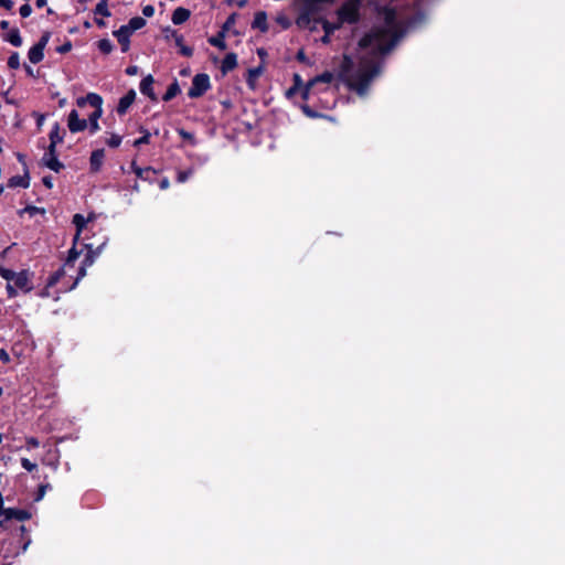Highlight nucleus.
Returning <instances> with one entry per match:
<instances>
[{
    "label": "nucleus",
    "instance_id": "nucleus-48",
    "mask_svg": "<svg viewBox=\"0 0 565 565\" xmlns=\"http://www.w3.org/2000/svg\"><path fill=\"white\" fill-rule=\"evenodd\" d=\"M46 489H47V486L40 487L38 500H41L44 497Z\"/></svg>",
    "mask_w": 565,
    "mask_h": 565
},
{
    "label": "nucleus",
    "instance_id": "nucleus-23",
    "mask_svg": "<svg viewBox=\"0 0 565 565\" xmlns=\"http://www.w3.org/2000/svg\"><path fill=\"white\" fill-rule=\"evenodd\" d=\"M146 24V20L141 17H135L132 19L129 20L128 24H126L125 26L131 32L134 33L135 31L137 30H140L141 28H143Z\"/></svg>",
    "mask_w": 565,
    "mask_h": 565
},
{
    "label": "nucleus",
    "instance_id": "nucleus-60",
    "mask_svg": "<svg viewBox=\"0 0 565 565\" xmlns=\"http://www.w3.org/2000/svg\"><path fill=\"white\" fill-rule=\"evenodd\" d=\"M322 41H323L324 43H328V42H329V35H328V33L322 38Z\"/></svg>",
    "mask_w": 565,
    "mask_h": 565
},
{
    "label": "nucleus",
    "instance_id": "nucleus-25",
    "mask_svg": "<svg viewBox=\"0 0 565 565\" xmlns=\"http://www.w3.org/2000/svg\"><path fill=\"white\" fill-rule=\"evenodd\" d=\"M209 42L213 45V46H216L221 50H225L226 49V43H225V32L224 31H221L216 36H213L209 40Z\"/></svg>",
    "mask_w": 565,
    "mask_h": 565
},
{
    "label": "nucleus",
    "instance_id": "nucleus-45",
    "mask_svg": "<svg viewBox=\"0 0 565 565\" xmlns=\"http://www.w3.org/2000/svg\"><path fill=\"white\" fill-rule=\"evenodd\" d=\"M0 6H3L6 9L10 10L13 7V2L11 0H0Z\"/></svg>",
    "mask_w": 565,
    "mask_h": 565
},
{
    "label": "nucleus",
    "instance_id": "nucleus-39",
    "mask_svg": "<svg viewBox=\"0 0 565 565\" xmlns=\"http://www.w3.org/2000/svg\"><path fill=\"white\" fill-rule=\"evenodd\" d=\"M32 13V8L30 4H23L20 8V14L22 18H28Z\"/></svg>",
    "mask_w": 565,
    "mask_h": 565
},
{
    "label": "nucleus",
    "instance_id": "nucleus-32",
    "mask_svg": "<svg viewBox=\"0 0 565 565\" xmlns=\"http://www.w3.org/2000/svg\"><path fill=\"white\" fill-rule=\"evenodd\" d=\"M0 275H1V277H3L8 281V284H10V282L13 281L17 273H14V271H12L10 269L0 267Z\"/></svg>",
    "mask_w": 565,
    "mask_h": 565
},
{
    "label": "nucleus",
    "instance_id": "nucleus-59",
    "mask_svg": "<svg viewBox=\"0 0 565 565\" xmlns=\"http://www.w3.org/2000/svg\"><path fill=\"white\" fill-rule=\"evenodd\" d=\"M334 28H331L329 24H324V30H326L327 33H329Z\"/></svg>",
    "mask_w": 565,
    "mask_h": 565
},
{
    "label": "nucleus",
    "instance_id": "nucleus-63",
    "mask_svg": "<svg viewBox=\"0 0 565 565\" xmlns=\"http://www.w3.org/2000/svg\"><path fill=\"white\" fill-rule=\"evenodd\" d=\"M97 23H98L99 25H104V21H103V20H98V21H97Z\"/></svg>",
    "mask_w": 565,
    "mask_h": 565
},
{
    "label": "nucleus",
    "instance_id": "nucleus-28",
    "mask_svg": "<svg viewBox=\"0 0 565 565\" xmlns=\"http://www.w3.org/2000/svg\"><path fill=\"white\" fill-rule=\"evenodd\" d=\"M95 13L100 14L103 17H110V11L108 10V6L106 0H102L95 8Z\"/></svg>",
    "mask_w": 565,
    "mask_h": 565
},
{
    "label": "nucleus",
    "instance_id": "nucleus-26",
    "mask_svg": "<svg viewBox=\"0 0 565 565\" xmlns=\"http://www.w3.org/2000/svg\"><path fill=\"white\" fill-rule=\"evenodd\" d=\"M7 40L14 46L22 45V38L18 29L11 30L7 35Z\"/></svg>",
    "mask_w": 565,
    "mask_h": 565
},
{
    "label": "nucleus",
    "instance_id": "nucleus-51",
    "mask_svg": "<svg viewBox=\"0 0 565 565\" xmlns=\"http://www.w3.org/2000/svg\"><path fill=\"white\" fill-rule=\"evenodd\" d=\"M56 145L57 143H53V141H51L50 147H49V151L46 153H55Z\"/></svg>",
    "mask_w": 565,
    "mask_h": 565
},
{
    "label": "nucleus",
    "instance_id": "nucleus-18",
    "mask_svg": "<svg viewBox=\"0 0 565 565\" xmlns=\"http://www.w3.org/2000/svg\"><path fill=\"white\" fill-rule=\"evenodd\" d=\"M190 18V11L185 8H177L172 13V22L174 24H182Z\"/></svg>",
    "mask_w": 565,
    "mask_h": 565
},
{
    "label": "nucleus",
    "instance_id": "nucleus-56",
    "mask_svg": "<svg viewBox=\"0 0 565 565\" xmlns=\"http://www.w3.org/2000/svg\"><path fill=\"white\" fill-rule=\"evenodd\" d=\"M0 26H1V29L6 30V29L9 28V22L3 20V21L0 22Z\"/></svg>",
    "mask_w": 565,
    "mask_h": 565
},
{
    "label": "nucleus",
    "instance_id": "nucleus-21",
    "mask_svg": "<svg viewBox=\"0 0 565 565\" xmlns=\"http://www.w3.org/2000/svg\"><path fill=\"white\" fill-rule=\"evenodd\" d=\"M29 177L28 174L25 175H15V177H12L10 180H9V183L8 185L10 188H15V186H21V188H28L29 186Z\"/></svg>",
    "mask_w": 565,
    "mask_h": 565
},
{
    "label": "nucleus",
    "instance_id": "nucleus-40",
    "mask_svg": "<svg viewBox=\"0 0 565 565\" xmlns=\"http://www.w3.org/2000/svg\"><path fill=\"white\" fill-rule=\"evenodd\" d=\"M149 139H150V134L148 131H146L145 135L141 138L135 140L134 145L136 147H138L140 145L148 143Z\"/></svg>",
    "mask_w": 565,
    "mask_h": 565
},
{
    "label": "nucleus",
    "instance_id": "nucleus-5",
    "mask_svg": "<svg viewBox=\"0 0 565 565\" xmlns=\"http://www.w3.org/2000/svg\"><path fill=\"white\" fill-rule=\"evenodd\" d=\"M49 39L50 33L46 32L41 36L40 41L29 50L28 57L31 63L36 64L43 60L44 49L49 42Z\"/></svg>",
    "mask_w": 565,
    "mask_h": 565
},
{
    "label": "nucleus",
    "instance_id": "nucleus-44",
    "mask_svg": "<svg viewBox=\"0 0 565 565\" xmlns=\"http://www.w3.org/2000/svg\"><path fill=\"white\" fill-rule=\"evenodd\" d=\"M0 360L4 363L10 361V356L4 350H0Z\"/></svg>",
    "mask_w": 565,
    "mask_h": 565
},
{
    "label": "nucleus",
    "instance_id": "nucleus-6",
    "mask_svg": "<svg viewBox=\"0 0 565 565\" xmlns=\"http://www.w3.org/2000/svg\"><path fill=\"white\" fill-rule=\"evenodd\" d=\"M67 126L71 132H79L87 128V120L81 119L76 110H72L68 115Z\"/></svg>",
    "mask_w": 565,
    "mask_h": 565
},
{
    "label": "nucleus",
    "instance_id": "nucleus-10",
    "mask_svg": "<svg viewBox=\"0 0 565 565\" xmlns=\"http://www.w3.org/2000/svg\"><path fill=\"white\" fill-rule=\"evenodd\" d=\"M131 34L132 33L125 25H121L119 30L114 32V35L121 45L122 52H127L129 50V38Z\"/></svg>",
    "mask_w": 565,
    "mask_h": 565
},
{
    "label": "nucleus",
    "instance_id": "nucleus-1",
    "mask_svg": "<svg viewBox=\"0 0 565 565\" xmlns=\"http://www.w3.org/2000/svg\"><path fill=\"white\" fill-rule=\"evenodd\" d=\"M394 45L391 28L376 30L359 42V63L348 55L344 56L340 75L347 85L363 96L371 81L380 73L375 57L387 53Z\"/></svg>",
    "mask_w": 565,
    "mask_h": 565
},
{
    "label": "nucleus",
    "instance_id": "nucleus-22",
    "mask_svg": "<svg viewBox=\"0 0 565 565\" xmlns=\"http://www.w3.org/2000/svg\"><path fill=\"white\" fill-rule=\"evenodd\" d=\"M173 38H174V41H175V45L179 47L180 50V53L184 56H191L193 54V50L189 46H186L184 43H183V38L182 35H179L177 33H173Z\"/></svg>",
    "mask_w": 565,
    "mask_h": 565
},
{
    "label": "nucleus",
    "instance_id": "nucleus-2",
    "mask_svg": "<svg viewBox=\"0 0 565 565\" xmlns=\"http://www.w3.org/2000/svg\"><path fill=\"white\" fill-rule=\"evenodd\" d=\"M210 88V77L206 74H198L192 79L188 95L191 98L202 96Z\"/></svg>",
    "mask_w": 565,
    "mask_h": 565
},
{
    "label": "nucleus",
    "instance_id": "nucleus-64",
    "mask_svg": "<svg viewBox=\"0 0 565 565\" xmlns=\"http://www.w3.org/2000/svg\"><path fill=\"white\" fill-rule=\"evenodd\" d=\"M2 191H3V188H2V186H0V194L2 193Z\"/></svg>",
    "mask_w": 565,
    "mask_h": 565
},
{
    "label": "nucleus",
    "instance_id": "nucleus-62",
    "mask_svg": "<svg viewBox=\"0 0 565 565\" xmlns=\"http://www.w3.org/2000/svg\"><path fill=\"white\" fill-rule=\"evenodd\" d=\"M64 105H65V99H61V100H60V106L62 107V106H64Z\"/></svg>",
    "mask_w": 565,
    "mask_h": 565
},
{
    "label": "nucleus",
    "instance_id": "nucleus-19",
    "mask_svg": "<svg viewBox=\"0 0 565 565\" xmlns=\"http://www.w3.org/2000/svg\"><path fill=\"white\" fill-rule=\"evenodd\" d=\"M73 223L76 226V234H75V237H74V245H75L76 242L79 238V235H81L82 231L86 226L87 220L82 214H75L74 217H73Z\"/></svg>",
    "mask_w": 565,
    "mask_h": 565
},
{
    "label": "nucleus",
    "instance_id": "nucleus-50",
    "mask_svg": "<svg viewBox=\"0 0 565 565\" xmlns=\"http://www.w3.org/2000/svg\"><path fill=\"white\" fill-rule=\"evenodd\" d=\"M43 183L51 189L53 186L51 178H43Z\"/></svg>",
    "mask_w": 565,
    "mask_h": 565
},
{
    "label": "nucleus",
    "instance_id": "nucleus-58",
    "mask_svg": "<svg viewBox=\"0 0 565 565\" xmlns=\"http://www.w3.org/2000/svg\"><path fill=\"white\" fill-rule=\"evenodd\" d=\"M26 211H29L31 214H33L34 212H38L39 209L34 207V206H31V207H26Z\"/></svg>",
    "mask_w": 565,
    "mask_h": 565
},
{
    "label": "nucleus",
    "instance_id": "nucleus-41",
    "mask_svg": "<svg viewBox=\"0 0 565 565\" xmlns=\"http://www.w3.org/2000/svg\"><path fill=\"white\" fill-rule=\"evenodd\" d=\"M131 169L138 178H143V172L146 171V169L139 168L138 166H136L135 162H132ZM147 170H150V168H147Z\"/></svg>",
    "mask_w": 565,
    "mask_h": 565
},
{
    "label": "nucleus",
    "instance_id": "nucleus-12",
    "mask_svg": "<svg viewBox=\"0 0 565 565\" xmlns=\"http://www.w3.org/2000/svg\"><path fill=\"white\" fill-rule=\"evenodd\" d=\"M78 107H84L86 104H89L93 107L103 105V98L96 93H88L85 97H79L76 100Z\"/></svg>",
    "mask_w": 565,
    "mask_h": 565
},
{
    "label": "nucleus",
    "instance_id": "nucleus-54",
    "mask_svg": "<svg viewBox=\"0 0 565 565\" xmlns=\"http://www.w3.org/2000/svg\"><path fill=\"white\" fill-rule=\"evenodd\" d=\"M260 71L259 70H250L249 71V75L253 76V77H257L259 75Z\"/></svg>",
    "mask_w": 565,
    "mask_h": 565
},
{
    "label": "nucleus",
    "instance_id": "nucleus-33",
    "mask_svg": "<svg viewBox=\"0 0 565 565\" xmlns=\"http://www.w3.org/2000/svg\"><path fill=\"white\" fill-rule=\"evenodd\" d=\"M332 78H333L332 74L329 72H326V73L321 74L320 76L316 77L313 81H311L310 85H313L318 82L330 83L332 81Z\"/></svg>",
    "mask_w": 565,
    "mask_h": 565
},
{
    "label": "nucleus",
    "instance_id": "nucleus-46",
    "mask_svg": "<svg viewBox=\"0 0 565 565\" xmlns=\"http://www.w3.org/2000/svg\"><path fill=\"white\" fill-rule=\"evenodd\" d=\"M72 45L70 42L65 43L64 45H62L61 47H58V52L60 53H66L71 50Z\"/></svg>",
    "mask_w": 565,
    "mask_h": 565
},
{
    "label": "nucleus",
    "instance_id": "nucleus-49",
    "mask_svg": "<svg viewBox=\"0 0 565 565\" xmlns=\"http://www.w3.org/2000/svg\"><path fill=\"white\" fill-rule=\"evenodd\" d=\"M169 185H170V182H169V180H168L167 178H166V179H163V180L160 182V188H161L162 190L168 189V188H169Z\"/></svg>",
    "mask_w": 565,
    "mask_h": 565
},
{
    "label": "nucleus",
    "instance_id": "nucleus-34",
    "mask_svg": "<svg viewBox=\"0 0 565 565\" xmlns=\"http://www.w3.org/2000/svg\"><path fill=\"white\" fill-rule=\"evenodd\" d=\"M58 129H60V127H58V125L56 124V125L53 127V129H52V131H51V134H50V140H51V141H53V143H58V142H61V141H62V137H61V136H60V134H58Z\"/></svg>",
    "mask_w": 565,
    "mask_h": 565
},
{
    "label": "nucleus",
    "instance_id": "nucleus-53",
    "mask_svg": "<svg viewBox=\"0 0 565 565\" xmlns=\"http://www.w3.org/2000/svg\"><path fill=\"white\" fill-rule=\"evenodd\" d=\"M4 510H6V509L3 508V498H2V494L0 493V515H2V514H3V511H4Z\"/></svg>",
    "mask_w": 565,
    "mask_h": 565
},
{
    "label": "nucleus",
    "instance_id": "nucleus-36",
    "mask_svg": "<svg viewBox=\"0 0 565 565\" xmlns=\"http://www.w3.org/2000/svg\"><path fill=\"white\" fill-rule=\"evenodd\" d=\"M193 171L191 169L186 170V171H179L178 172V182L180 183H183L185 182L191 175H192Z\"/></svg>",
    "mask_w": 565,
    "mask_h": 565
},
{
    "label": "nucleus",
    "instance_id": "nucleus-57",
    "mask_svg": "<svg viewBox=\"0 0 565 565\" xmlns=\"http://www.w3.org/2000/svg\"><path fill=\"white\" fill-rule=\"evenodd\" d=\"M25 71L30 76H34V72L30 66H25Z\"/></svg>",
    "mask_w": 565,
    "mask_h": 565
},
{
    "label": "nucleus",
    "instance_id": "nucleus-7",
    "mask_svg": "<svg viewBox=\"0 0 565 565\" xmlns=\"http://www.w3.org/2000/svg\"><path fill=\"white\" fill-rule=\"evenodd\" d=\"M94 262H95L94 253L88 252L85 255V258L83 259L82 265L78 268L77 275L75 277V280H74L71 289H73L79 282V280L86 276L87 268L90 267L94 264Z\"/></svg>",
    "mask_w": 565,
    "mask_h": 565
},
{
    "label": "nucleus",
    "instance_id": "nucleus-30",
    "mask_svg": "<svg viewBox=\"0 0 565 565\" xmlns=\"http://www.w3.org/2000/svg\"><path fill=\"white\" fill-rule=\"evenodd\" d=\"M8 66L12 70H17L20 67V55L18 52H13L9 60H8Z\"/></svg>",
    "mask_w": 565,
    "mask_h": 565
},
{
    "label": "nucleus",
    "instance_id": "nucleus-11",
    "mask_svg": "<svg viewBox=\"0 0 565 565\" xmlns=\"http://www.w3.org/2000/svg\"><path fill=\"white\" fill-rule=\"evenodd\" d=\"M136 98V92L134 89H130L125 96H122L119 99L117 111L120 115H124L127 109L131 106V104L135 102Z\"/></svg>",
    "mask_w": 565,
    "mask_h": 565
},
{
    "label": "nucleus",
    "instance_id": "nucleus-43",
    "mask_svg": "<svg viewBox=\"0 0 565 565\" xmlns=\"http://www.w3.org/2000/svg\"><path fill=\"white\" fill-rule=\"evenodd\" d=\"M142 13L146 17L150 18V17H152L154 14V8L152 6H146L142 9Z\"/></svg>",
    "mask_w": 565,
    "mask_h": 565
},
{
    "label": "nucleus",
    "instance_id": "nucleus-20",
    "mask_svg": "<svg viewBox=\"0 0 565 565\" xmlns=\"http://www.w3.org/2000/svg\"><path fill=\"white\" fill-rule=\"evenodd\" d=\"M237 65V56L236 54L234 53H228L224 60H223V63H222V71L223 72H228V71H232L233 68H235Z\"/></svg>",
    "mask_w": 565,
    "mask_h": 565
},
{
    "label": "nucleus",
    "instance_id": "nucleus-31",
    "mask_svg": "<svg viewBox=\"0 0 565 565\" xmlns=\"http://www.w3.org/2000/svg\"><path fill=\"white\" fill-rule=\"evenodd\" d=\"M106 143L111 148H117L121 143V137L116 134H111L110 137L106 140Z\"/></svg>",
    "mask_w": 565,
    "mask_h": 565
},
{
    "label": "nucleus",
    "instance_id": "nucleus-3",
    "mask_svg": "<svg viewBox=\"0 0 565 565\" xmlns=\"http://www.w3.org/2000/svg\"><path fill=\"white\" fill-rule=\"evenodd\" d=\"M340 21L354 23L359 19V2L356 0H349L339 10Z\"/></svg>",
    "mask_w": 565,
    "mask_h": 565
},
{
    "label": "nucleus",
    "instance_id": "nucleus-29",
    "mask_svg": "<svg viewBox=\"0 0 565 565\" xmlns=\"http://www.w3.org/2000/svg\"><path fill=\"white\" fill-rule=\"evenodd\" d=\"M97 45L98 49L105 54H108L113 51V44L108 39L99 40Z\"/></svg>",
    "mask_w": 565,
    "mask_h": 565
},
{
    "label": "nucleus",
    "instance_id": "nucleus-16",
    "mask_svg": "<svg viewBox=\"0 0 565 565\" xmlns=\"http://www.w3.org/2000/svg\"><path fill=\"white\" fill-rule=\"evenodd\" d=\"M104 157H105L104 149H98V150H95L92 152L90 160H89L92 171H94V172L99 171V169L103 164V161H104Z\"/></svg>",
    "mask_w": 565,
    "mask_h": 565
},
{
    "label": "nucleus",
    "instance_id": "nucleus-55",
    "mask_svg": "<svg viewBox=\"0 0 565 565\" xmlns=\"http://www.w3.org/2000/svg\"><path fill=\"white\" fill-rule=\"evenodd\" d=\"M44 6H46V0H36V7L38 8H42Z\"/></svg>",
    "mask_w": 565,
    "mask_h": 565
},
{
    "label": "nucleus",
    "instance_id": "nucleus-35",
    "mask_svg": "<svg viewBox=\"0 0 565 565\" xmlns=\"http://www.w3.org/2000/svg\"><path fill=\"white\" fill-rule=\"evenodd\" d=\"M21 466H22L25 470H28V471H33V470H35V469L38 468V465H36V463H34V462L30 461V460H29V459H26V458H22V459H21Z\"/></svg>",
    "mask_w": 565,
    "mask_h": 565
},
{
    "label": "nucleus",
    "instance_id": "nucleus-27",
    "mask_svg": "<svg viewBox=\"0 0 565 565\" xmlns=\"http://www.w3.org/2000/svg\"><path fill=\"white\" fill-rule=\"evenodd\" d=\"M179 93H180V87H179L178 83L174 82L168 87L166 94L163 95V100L168 102V100L172 99L173 97H175Z\"/></svg>",
    "mask_w": 565,
    "mask_h": 565
},
{
    "label": "nucleus",
    "instance_id": "nucleus-15",
    "mask_svg": "<svg viewBox=\"0 0 565 565\" xmlns=\"http://www.w3.org/2000/svg\"><path fill=\"white\" fill-rule=\"evenodd\" d=\"M42 161L45 167L55 172H58L63 168V164L58 161L56 153H45Z\"/></svg>",
    "mask_w": 565,
    "mask_h": 565
},
{
    "label": "nucleus",
    "instance_id": "nucleus-47",
    "mask_svg": "<svg viewBox=\"0 0 565 565\" xmlns=\"http://www.w3.org/2000/svg\"><path fill=\"white\" fill-rule=\"evenodd\" d=\"M126 73L128 75H136L138 73V67L137 66H129L127 70H126Z\"/></svg>",
    "mask_w": 565,
    "mask_h": 565
},
{
    "label": "nucleus",
    "instance_id": "nucleus-38",
    "mask_svg": "<svg viewBox=\"0 0 565 565\" xmlns=\"http://www.w3.org/2000/svg\"><path fill=\"white\" fill-rule=\"evenodd\" d=\"M179 135L184 139V140H188L189 142H191L192 145L195 143V139H194V136L191 134V132H188L186 130L184 129H179L178 130Z\"/></svg>",
    "mask_w": 565,
    "mask_h": 565
},
{
    "label": "nucleus",
    "instance_id": "nucleus-52",
    "mask_svg": "<svg viewBox=\"0 0 565 565\" xmlns=\"http://www.w3.org/2000/svg\"><path fill=\"white\" fill-rule=\"evenodd\" d=\"M233 22H234V19H233V17H231V18L225 22V24H224V26H223V31H224L225 29H227V28H228Z\"/></svg>",
    "mask_w": 565,
    "mask_h": 565
},
{
    "label": "nucleus",
    "instance_id": "nucleus-8",
    "mask_svg": "<svg viewBox=\"0 0 565 565\" xmlns=\"http://www.w3.org/2000/svg\"><path fill=\"white\" fill-rule=\"evenodd\" d=\"M11 284H13L15 286V288H18L19 290H22L25 292H28L32 289V287L29 285L30 279H29V275L26 271L17 273V275Z\"/></svg>",
    "mask_w": 565,
    "mask_h": 565
},
{
    "label": "nucleus",
    "instance_id": "nucleus-14",
    "mask_svg": "<svg viewBox=\"0 0 565 565\" xmlns=\"http://www.w3.org/2000/svg\"><path fill=\"white\" fill-rule=\"evenodd\" d=\"M153 77L152 75H148L146 76L141 83H140V92L143 94V95H147L151 100H157V96L153 92Z\"/></svg>",
    "mask_w": 565,
    "mask_h": 565
},
{
    "label": "nucleus",
    "instance_id": "nucleus-42",
    "mask_svg": "<svg viewBox=\"0 0 565 565\" xmlns=\"http://www.w3.org/2000/svg\"><path fill=\"white\" fill-rule=\"evenodd\" d=\"M7 290H8L9 297H11V298L15 297L18 294V288H15V286L11 282L8 284Z\"/></svg>",
    "mask_w": 565,
    "mask_h": 565
},
{
    "label": "nucleus",
    "instance_id": "nucleus-9",
    "mask_svg": "<svg viewBox=\"0 0 565 565\" xmlns=\"http://www.w3.org/2000/svg\"><path fill=\"white\" fill-rule=\"evenodd\" d=\"M131 34L132 33L125 25H121L119 30L114 32V35L121 45L122 52H127L129 50V38Z\"/></svg>",
    "mask_w": 565,
    "mask_h": 565
},
{
    "label": "nucleus",
    "instance_id": "nucleus-17",
    "mask_svg": "<svg viewBox=\"0 0 565 565\" xmlns=\"http://www.w3.org/2000/svg\"><path fill=\"white\" fill-rule=\"evenodd\" d=\"M7 520L17 519L20 521L28 520L30 518V513L24 510L17 509H6L2 514Z\"/></svg>",
    "mask_w": 565,
    "mask_h": 565
},
{
    "label": "nucleus",
    "instance_id": "nucleus-61",
    "mask_svg": "<svg viewBox=\"0 0 565 565\" xmlns=\"http://www.w3.org/2000/svg\"><path fill=\"white\" fill-rule=\"evenodd\" d=\"M132 189H134L135 191H139V184H138V183H136V184L132 186Z\"/></svg>",
    "mask_w": 565,
    "mask_h": 565
},
{
    "label": "nucleus",
    "instance_id": "nucleus-13",
    "mask_svg": "<svg viewBox=\"0 0 565 565\" xmlns=\"http://www.w3.org/2000/svg\"><path fill=\"white\" fill-rule=\"evenodd\" d=\"M95 110L92 115L88 117L87 126H89L90 134H95L99 130V124L98 120L103 115V105L94 107Z\"/></svg>",
    "mask_w": 565,
    "mask_h": 565
},
{
    "label": "nucleus",
    "instance_id": "nucleus-4",
    "mask_svg": "<svg viewBox=\"0 0 565 565\" xmlns=\"http://www.w3.org/2000/svg\"><path fill=\"white\" fill-rule=\"evenodd\" d=\"M79 254L81 253L75 248V246H73L70 249L67 259L64 263L63 267L57 273H55L54 276H52L51 281H50L51 285H54L60 279L61 276H64L74 269L75 262L79 257Z\"/></svg>",
    "mask_w": 565,
    "mask_h": 565
},
{
    "label": "nucleus",
    "instance_id": "nucleus-37",
    "mask_svg": "<svg viewBox=\"0 0 565 565\" xmlns=\"http://www.w3.org/2000/svg\"><path fill=\"white\" fill-rule=\"evenodd\" d=\"M26 450H31L33 448H38L40 446V441L34 437L25 438Z\"/></svg>",
    "mask_w": 565,
    "mask_h": 565
},
{
    "label": "nucleus",
    "instance_id": "nucleus-24",
    "mask_svg": "<svg viewBox=\"0 0 565 565\" xmlns=\"http://www.w3.org/2000/svg\"><path fill=\"white\" fill-rule=\"evenodd\" d=\"M253 26L258 28L262 31L267 30V15L265 12H258L255 14Z\"/></svg>",
    "mask_w": 565,
    "mask_h": 565
}]
</instances>
